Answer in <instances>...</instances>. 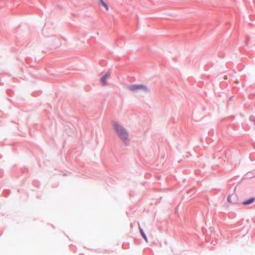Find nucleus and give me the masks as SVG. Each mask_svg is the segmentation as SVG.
Returning a JSON list of instances; mask_svg holds the SVG:
<instances>
[{
	"instance_id": "1",
	"label": "nucleus",
	"mask_w": 255,
	"mask_h": 255,
	"mask_svg": "<svg viewBox=\"0 0 255 255\" xmlns=\"http://www.w3.org/2000/svg\"><path fill=\"white\" fill-rule=\"evenodd\" d=\"M113 126L120 138L124 141H127L128 138V133L126 129L116 122L113 123Z\"/></svg>"
},
{
	"instance_id": "2",
	"label": "nucleus",
	"mask_w": 255,
	"mask_h": 255,
	"mask_svg": "<svg viewBox=\"0 0 255 255\" xmlns=\"http://www.w3.org/2000/svg\"><path fill=\"white\" fill-rule=\"evenodd\" d=\"M128 88L129 91L133 92H136L140 90L143 91H147V88L143 85H131Z\"/></svg>"
},
{
	"instance_id": "3",
	"label": "nucleus",
	"mask_w": 255,
	"mask_h": 255,
	"mask_svg": "<svg viewBox=\"0 0 255 255\" xmlns=\"http://www.w3.org/2000/svg\"><path fill=\"white\" fill-rule=\"evenodd\" d=\"M228 202L230 204H236L238 201V197L236 193L229 194L227 198Z\"/></svg>"
},
{
	"instance_id": "4",
	"label": "nucleus",
	"mask_w": 255,
	"mask_h": 255,
	"mask_svg": "<svg viewBox=\"0 0 255 255\" xmlns=\"http://www.w3.org/2000/svg\"><path fill=\"white\" fill-rule=\"evenodd\" d=\"M110 77V73L107 72L100 79V83L102 86H105L107 85V79Z\"/></svg>"
},
{
	"instance_id": "5",
	"label": "nucleus",
	"mask_w": 255,
	"mask_h": 255,
	"mask_svg": "<svg viewBox=\"0 0 255 255\" xmlns=\"http://www.w3.org/2000/svg\"><path fill=\"white\" fill-rule=\"evenodd\" d=\"M255 199V198L254 197L251 198L249 199L244 201L243 202V204L244 205H248V204H251L252 203H253Z\"/></svg>"
},
{
	"instance_id": "6",
	"label": "nucleus",
	"mask_w": 255,
	"mask_h": 255,
	"mask_svg": "<svg viewBox=\"0 0 255 255\" xmlns=\"http://www.w3.org/2000/svg\"><path fill=\"white\" fill-rule=\"evenodd\" d=\"M100 2L101 4L105 7L106 11H108L109 10V6L108 4L105 2H104L103 0H100Z\"/></svg>"
},
{
	"instance_id": "7",
	"label": "nucleus",
	"mask_w": 255,
	"mask_h": 255,
	"mask_svg": "<svg viewBox=\"0 0 255 255\" xmlns=\"http://www.w3.org/2000/svg\"><path fill=\"white\" fill-rule=\"evenodd\" d=\"M139 230H140V232L142 237L143 238L144 240L146 241V242H148L147 238L145 233L143 232V230L139 227Z\"/></svg>"
},
{
	"instance_id": "8",
	"label": "nucleus",
	"mask_w": 255,
	"mask_h": 255,
	"mask_svg": "<svg viewBox=\"0 0 255 255\" xmlns=\"http://www.w3.org/2000/svg\"><path fill=\"white\" fill-rule=\"evenodd\" d=\"M235 82L236 84H238V83H239V81H238V80H236V81H235Z\"/></svg>"
},
{
	"instance_id": "9",
	"label": "nucleus",
	"mask_w": 255,
	"mask_h": 255,
	"mask_svg": "<svg viewBox=\"0 0 255 255\" xmlns=\"http://www.w3.org/2000/svg\"><path fill=\"white\" fill-rule=\"evenodd\" d=\"M224 79H227V76H225Z\"/></svg>"
},
{
	"instance_id": "10",
	"label": "nucleus",
	"mask_w": 255,
	"mask_h": 255,
	"mask_svg": "<svg viewBox=\"0 0 255 255\" xmlns=\"http://www.w3.org/2000/svg\"><path fill=\"white\" fill-rule=\"evenodd\" d=\"M254 124L255 125V119L254 120Z\"/></svg>"
}]
</instances>
